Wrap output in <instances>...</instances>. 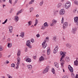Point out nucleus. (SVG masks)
Segmentation results:
<instances>
[{
  "label": "nucleus",
  "instance_id": "nucleus-1",
  "mask_svg": "<svg viewBox=\"0 0 78 78\" xmlns=\"http://www.w3.org/2000/svg\"><path fill=\"white\" fill-rule=\"evenodd\" d=\"M60 54L62 56L60 58V62H62L61 63V65H62L61 67H63V65H64V64L65 63L64 62H65V61L64 60L62 59H64V58L66 56V55L65 54H64V52H63L62 51H61L60 52Z\"/></svg>",
  "mask_w": 78,
  "mask_h": 78
},
{
  "label": "nucleus",
  "instance_id": "nucleus-2",
  "mask_svg": "<svg viewBox=\"0 0 78 78\" xmlns=\"http://www.w3.org/2000/svg\"><path fill=\"white\" fill-rule=\"evenodd\" d=\"M71 6V3L70 2H67L65 4V8L66 9H69Z\"/></svg>",
  "mask_w": 78,
  "mask_h": 78
},
{
  "label": "nucleus",
  "instance_id": "nucleus-3",
  "mask_svg": "<svg viewBox=\"0 0 78 78\" xmlns=\"http://www.w3.org/2000/svg\"><path fill=\"white\" fill-rule=\"evenodd\" d=\"M48 27V25L47 24V22H45L44 23V26H42L41 27L42 30H45L46 28H47Z\"/></svg>",
  "mask_w": 78,
  "mask_h": 78
},
{
  "label": "nucleus",
  "instance_id": "nucleus-4",
  "mask_svg": "<svg viewBox=\"0 0 78 78\" xmlns=\"http://www.w3.org/2000/svg\"><path fill=\"white\" fill-rule=\"evenodd\" d=\"M26 45L28 47L30 48H31L32 47L31 45V41H27L26 43Z\"/></svg>",
  "mask_w": 78,
  "mask_h": 78
},
{
  "label": "nucleus",
  "instance_id": "nucleus-5",
  "mask_svg": "<svg viewBox=\"0 0 78 78\" xmlns=\"http://www.w3.org/2000/svg\"><path fill=\"white\" fill-rule=\"evenodd\" d=\"M65 14V10L64 9H61L59 11V14L61 16H62Z\"/></svg>",
  "mask_w": 78,
  "mask_h": 78
},
{
  "label": "nucleus",
  "instance_id": "nucleus-6",
  "mask_svg": "<svg viewBox=\"0 0 78 78\" xmlns=\"http://www.w3.org/2000/svg\"><path fill=\"white\" fill-rule=\"evenodd\" d=\"M25 61H26L27 62H31V58H28V57H26L24 58Z\"/></svg>",
  "mask_w": 78,
  "mask_h": 78
},
{
  "label": "nucleus",
  "instance_id": "nucleus-7",
  "mask_svg": "<svg viewBox=\"0 0 78 78\" xmlns=\"http://www.w3.org/2000/svg\"><path fill=\"white\" fill-rule=\"evenodd\" d=\"M49 69H50V67H49V66H47L43 71V73H46L47 72H48V70H49Z\"/></svg>",
  "mask_w": 78,
  "mask_h": 78
},
{
  "label": "nucleus",
  "instance_id": "nucleus-8",
  "mask_svg": "<svg viewBox=\"0 0 78 78\" xmlns=\"http://www.w3.org/2000/svg\"><path fill=\"white\" fill-rule=\"evenodd\" d=\"M45 42H46V41H44L42 44V46L44 48H45L47 46V44H45Z\"/></svg>",
  "mask_w": 78,
  "mask_h": 78
},
{
  "label": "nucleus",
  "instance_id": "nucleus-9",
  "mask_svg": "<svg viewBox=\"0 0 78 78\" xmlns=\"http://www.w3.org/2000/svg\"><path fill=\"white\" fill-rule=\"evenodd\" d=\"M74 22L76 23V25H78V17H75L74 18Z\"/></svg>",
  "mask_w": 78,
  "mask_h": 78
},
{
  "label": "nucleus",
  "instance_id": "nucleus-10",
  "mask_svg": "<svg viewBox=\"0 0 78 78\" xmlns=\"http://www.w3.org/2000/svg\"><path fill=\"white\" fill-rule=\"evenodd\" d=\"M68 26V23L67 22H65L63 25V29H66Z\"/></svg>",
  "mask_w": 78,
  "mask_h": 78
},
{
  "label": "nucleus",
  "instance_id": "nucleus-11",
  "mask_svg": "<svg viewBox=\"0 0 78 78\" xmlns=\"http://www.w3.org/2000/svg\"><path fill=\"white\" fill-rule=\"evenodd\" d=\"M53 12H54V16H56V14H58V12H59V10L54 9L53 11Z\"/></svg>",
  "mask_w": 78,
  "mask_h": 78
},
{
  "label": "nucleus",
  "instance_id": "nucleus-12",
  "mask_svg": "<svg viewBox=\"0 0 78 78\" xmlns=\"http://www.w3.org/2000/svg\"><path fill=\"white\" fill-rule=\"evenodd\" d=\"M68 68L70 72H73V69L70 65L68 66Z\"/></svg>",
  "mask_w": 78,
  "mask_h": 78
},
{
  "label": "nucleus",
  "instance_id": "nucleus-13",
  "mask_svg": "<svg viewBox=\"0 0 78 78\" xmlns=\"http://www.w3.org/2000/svg\"><path fill=\"white\" fill-rule=\"evenodd\" d=\"M17 62L16 63V66H19L20 63V58L19 57H18L17 58Z\"/></svg>",
  "mask_w": 78,
  "mask_h": 78
},
{
  "label": "nucleus",
  "instance_id": "nucleus-14",
  "mask_svg": "<svg viewBox=\"0 0 78 78\" xmlns=\"http://www.w3.org/2000/svg\"><path fill=\"white\" fill-rule=\"evenodd\" d=\"M58 48H59V47H58V46H56L55 47V49H54V53H56L58 52Z\"/></svg>",
  "mask_w": 78,
  "mask_h": 78
},
{
  "label": "nucleus",
  "instance_id": "nucleus-15",
  "mask_svg": "<svg viewBox=\"0 0 78 78\" xmlns=\"http://www.w3.org/2000/svg\"><path fill=\"white\" fill-rule=\"evenodd\" d=\"M19 20V17L17 16H16L14 18V20L16 22H17Z\"/></svg>",
  "mask_w": 78,
  "mask_h": 78
},
{
  "label": "nucleus",
  "instance_id": "nucleus-16",
  "mask_svg": "<svg viewBox=\"0 0 78 78\" xmlns=\"http://www.w3.org/2000/svg\"><path fill=\"white\" fill-rule=\"evenodd\" d=\"M66 47L69 48H70L72 47V44L69 43H67L66 44Z\"/></svg>",
  "mask_w": 78,
  "mask_h": 78
},
{
  "label": "nucleus",
  "instance_id": "nucleus-17",
  "mask_svg": "<svg viewBox=\"0 0 78 78\" xmlns=\"http://www.w3.org/2000/svg\"><path fill=\"white\" fill-rule=\"evenodd\" d=\"M23 11V9H22L19 11L18 12L16 13V16H19V14L21 13H22Z\"/></svg>",
  "mask_w": 78,
  "mask_h": 78
},
{
  "label": "nucleus",
  "instance_id": "nucleus-18",
  "mask_svg": "<svg viewBox=\"0 0 78 78\" xmlns=\"http://www.w3.org/2000/svg\"><path fill=\"white\" fill-rule=\"evenodd\" d=\"M27 69H28L29 70H31L32 69V66L30 65H28L27 66Z\"/></svg>",
  "mask_w": 78,
  "mask_h": 78
},
{
  "label": "nucleus",
  "instance_id": "nucleus-19",
  "mask_svg": "<svg viewBox=\"0 0 78 78\" xmlns=\"http://www.w3.org/2000/svg\"><path fill=\"white\" fill-rule=\"evenodd\" d=\"M50 49L49 47H48L47 48V53L48 55H50Z\"/></svg>",
  "mask_w": 78,
  "mask_h": 78
},
{
  "label": "nucleus",
  "instance_id": "nucleus-20",
  "mask_svg": "<svg viewBox=\"0 0 78 78\" xmlns=\"http://www.w3.org/2000/svg\"><path fill=\"white\" fill-rule=\"evenodd\" d=\"M44 60V57L43 56H41L40 58L39 59V61H43Z\"/></svg>",
  "mask_w": 78,
  "mask_h": 78
},
{
  "label": "nucleus",
  "instance_id": "nucleus-21",
  "mask_svg": "<svg viewBox=\"0 0 78 78\" xmlns=\"http://www.w3.org/2000/svg\"><path fill=\"white\" fill-rule=\"evenodd\" d=\"M62 6V3H59L57 6V8H60Z\"/></svg>",
  "mask_w": 78,
  "mask_h": 78
},
{
  "label": "nucleus",
  "instance_id": "nucleus-22",
  "mask_svg": "<svg viewBox=\"0 0 78 78\" xmlns=\"http://www.w3.org/2000/svg\"><path fill=\"white\" fill-rule=\"evenodd\" d=\"M25 34V32H22L21 33V35H20V37H24V36Z\"/></svg>",
  "mask_w": 78,
  "mask_h": 78
},
{
  "label": "nucleus",
  "instance_id": "nucleus-23",
  "mask_svg": "<svg viewBox=\"0 0 78 78\" xmlns=\"http://www.w3.org/2000/svg\"><path fill=\"white\" fill-rule=\"evenodd\" d=\"M34 2V0H31V1L29 2V5H32Z\"/></svg>",
  "mask_w": 78,
  "mask_h": 78
},
{
  "label": "nucleus",
  "instance_id": "nucleus-24",
  "mask_svg": "<svg viewBox=\"0 0 78 78\" xmlns=\"http://www.w3.org/2000/svg\"><path fill=\"white\" fill-rule=\"evenodd\" d=\"M38 23V20L37 19H36L35 20V24L34 25V26L35 27Z\"/></svg>",
  "mask_w": 78,
  "mask_h": 78
},
{
  "label": "nucleus",
  "instance_id": "nucleus-25",
  "mask_svg": "<svg viewBox=\"0 0 78 78\" xmlns=\"http://www.w3.org/2000/svg\"><path fill=\"white\" fill-rule=\"evenodd\" d=\"M52 22L53 24H55V25H56V23H57V20L54 19L52 20Z\"/></svg>",
  "mask_w": 78,
  "mask_h": 78
},
{
  "label": "nucleus",
  "instance_id": "nucleus-26",
  "mask_svg": "<svg viewBox=\"0 0 78 78\" xmlns=\"http://www.w3.org/2000/svg\"><path fill=\"white\" fill-rule=\"evenodd\" d=\"M30 12H31L32 11H34V8L33 7H31L29 9Z\"/></svg>",
  "mask_w": 78,
  "mask_h": 78
},
{
  "label": "nucleus",
  "instance_id": "nucleus-27",
  "mask_svg": "<svg viewBox=\"0 0 78 78\" xmlns=\"http://www.w3.org/2000/svg\"><path fill=\"white\" fill-rule=\"evenodd\" d=\"M55 66L57 67V68H58L59 67V64L58 63H55Z\"/></svg>",
  "mask_w": 78,
  "mask_h": 78
},
{
  "label": "nucleus",
  "instance_id": "nucleus-28",
  "mask_svg": "<svg viewBox=\"0 0 78 78\" xmlns=\"http://www.w3.org/2000/svg\"><path fill=\"white\" fill-rule=\"evenodd\" d=\"M40 6H42V5L44 4V1L41 0V1L39 3Z\"/></svg>",
  "mask_w": 78,
  "mask_h": 78
},
{
  "label": "nucleus",
  "instance_id": "nucleus-29",
  "mask_svg": "<svg viewBox=\"0 0 78 78\" xmlns=\"http://www.w3.org/2000/svg\"><path fill=\"white\" fill-rule=\"evenodd\" d=\"M74 65L75 66H78V61L77 60H76L74 62Z\"/></svg>",
  "mask_w": 78,
  "mask_h": 78
},
{
  "label": "nucleus",
  "instance_id": "nucleus-30",
  "mask_svg": "<svg viewBox=\"0 0 78 78\" xmlns=\"http://www.w3.org/2000/svg\"><path fill=\"white\" fill-rule=\"evenodd\" d=\"M8 47L9 48H10L12 47V43H9L8 44Z\"/></svg>",
  "mask_w": 78,
  "mask_h": 78
},
{
  "label": "nucleus",
  "instance_id": "nucleus-31",
  "mask_svg": "<svg viewBox=\"0 0 78 78\" xmlns=\"http://www.w3.org/2000/svg\"><path fill=\"white\" fill-rule=\"evenodd\" d=\"M76 30H71V32L72 33L74 34V33H75V32H76Z\"/></svg>",
  "mask_w": 78,
  "mask_h": 78
},
{
  "label": "nucleus",
  "instance_id": "nucleus-32",
  "mask_svg": "<svg viewBox=\"0 0 78 78\" xmlns=\"http://www.w3.org/2000/svg\"><path fill=\"white\" fill-rule=\"evenodd\" d=\"M28 26H30V25H31L32 23V21H30L28 22Z\"/></svg>",
  "mask_w": 78,
  "mask_h": 78
},
{
  "label": "nucleus",
  "instance_id": "nucleus-33",
  "mask_svg": "<svg viewBox=\"0 0 78 78\" xmlns=\"http://www.w3.org/2000/svg\"><path fill=\"white\" fill-rule=\"evenodd\" d=\"M53 40L55 41H57V37H56V36H54L53 37Z\"/></svg>",
  "mask_w": 78,
  "mask_h": 78
},
{
  "label": "nucleus",
  "instance_id": "nucleus-34",
  "mask_svg": "<svg viewBox=\"0 0 78 78\" xmlns=\"http://www.w3.org/2000/svg\"><path fill=\"white\" fill-rule=\"evenodd\" d=\"M9 30H13V27L12 26H9L8 27Z\"/></svg>",
  "mask_w": 78,
  "mask_h": 78
},
{
  "label": "nucleus",
  "instance_id": "nucleus-35",
  "mask_svg": "<svg viewBox=\"0 0 78 78\" xmlns=\"http://www.w3.org/2000/svg\"><path fill=\"white\" fill-rule=\"evenodd\" d=\"M55 69H54V68H52V70L51 71L52 72V73H53V74H55Z\"/></svg>",
  "mask_w": 78,
  "mask_h": 78
},
{
  "label": "nucleus",
  "instance_id": "nucleus-36",
  "mask_svg": "<svg viewBox=\"0 0 78 78\" xmlns=\"http://www.w3.org/2000/svg\"><path fill=\"white\" fill-rule=\"evenodd\" d=\"M3 47L1 46H0V51H3Z\"/></svg>",
  "mask_w": 78,
  "mask_h": 78
},
{
  "label": "nucleus",
  "instance_id": "nucleus-37",
  "mask_svg": "<svg viewBox=\"0 0 78 78\" xmlns=\"http://www.w3.org/2000/svg\"><path fill=\"white\" fill-rule=\"evenodd\" d=\"M71 76H72V77L73 78H75V74H73V73H71Z\"/></svg>",
  "mask_w": 78,
  "mask_h": 78
},
{
  "label": "nucleus",
  "instance_id": "nucleus-38",
  "mask_svg": "<svg viewBox=\"0 0 78 78\" xmlns=\"http://www.w3.org/2000/svg\"><path fill=\"white\" fill-rule=\"evenodd\" d=\"M8 22V20L7 19H6L4 21V22H3L2 23V24H5V23H6V22Z\"/></svg>",
  "mask_w": 78,
  "mask_h": 78
},
{
  "label": "nucleus",
  "instance_id": "nucleus-39",
  "mask_svg": "<svg viewBox=\"0 0 78 78\" xmlns=\"http://www.w3.org/2000/svg\"><path fill=\"white\" fill-rule=\"evenodd\" d=\"M74 3L75 4V5H78V1H76L74 2Z\"/></svg>",
  "mask_w": 78,
  "mask_h": 78
},
{
  "label": "nucleus",
  "instance_id": "nucleus-40",
  "mask_svg": "<svg viewBox=\"0 0 78 78\" xmlns=\"http://www.w3.org/2000/svg\"><path fill=\"white\" fill-rule=\"evenodd\" d=\"M64 17H62V23H64Z\"/></svg>",
  "mask_w": 78,
  "mask_h": 78
},
{
  "label": "nucleus",
  "instance_id": "nucleus-41",
  "mask_svg": "<svg viewBox=\"0 0 78 78\" xmlns=\"http://www.w3.org/2000/svg\"><path fill=\"white\" fill-rule=\"evenodd\" d=\"M11 67H15V64L14 63H12L11 65Z\"/></svg>",
  "mask_w": 78,
  "mask_h": 78
},
{
  "label": "nucleus",
  "instance_id": "nucleus-42",
  "mask_svg": "<svg viewBox=\"0 0 78 78\" xmlns=\"http://www.w3.org/2000/svg\"><path fill=\"white\" fill-rule=\"evenodd\" d=\"M62 78H68V76L67 75H65L63 76Z\"/></svg>",
  "mask_w": 78,
  "mask_h": 78
},
{
  "label": "nucleus",
  "instance_id": "nucleus-43",
  "mask_svg": "<svg viewBox=\"0 0 78 78\" xmlns=\"http://www.w3.org/2000/svg\"><path fill=\"white\" fill-rule=\"evenodd\" d=\"M9 3L11 4V5H12V0H9Z\"/></svg>",
  "mask_w": 78,
  "mask_h": 78
},
{
  "label": "nucleus",
  "instance_id": "nucleus-44",
  "mask_svg": "<svg viewBox=\"0 0 78 78\" xmlns=\"http://www.w3.org/2000/svg\"><path fill=\"white\" fill-rule=\"evenodd\" d=\"M12 12V9H10V10L9 11V14H11Z\"/></svg>",
  "mask_w": 78,
  "mask_h": 78
},
{
  "label": "nucleus",
  "instance_id": "nucleus-45",
  "mask_svg": "<svg viewBox=\"0 0 78 78\" xmlns=\"http://www.w3.org/2000/svg\"><path fill=\"white\" fill-rule=\"evenodd\" d=\"M18 0H16V1H15L14 4V5H15L16 3H17V1Z\"/></svg>",
  "mask_w": 78,
  "mask_h": 78
},
{
  "label": "nucleus",
  "instance_id": "nucleus-46",
  "mask_svg": "<svg viewBox=\"0 0 78 78\" xmlns=\"http://www.w3.org/2000/svg\"><path fill=\"white\" fill-rule=\"evenodd\" d=\"M9 31L10 33H12V30H9Z\"/></svg>",
  "mask_w": 78,
  "mask_h": 78
},
{
  "label": "nucleus",
  "instance_id": "nucleus-47",
  "mask_svg": "<svg viewBox=\"0 0 78 78\" xmlns=\"http://www.w3.org/2000/svg\"><path fill=\"white\" fill-rule=\"evenodd\" d=\"M2 57V54L0 52V58H1Z\"/></svg>",
  "mask_w": 78,
  "mask_h": 78
},
{
  "label": "nucleus",
  "instance_id": "nucleus-48",
  "mask_svg": "<svg viewBox=\"0 0 78 78\" xmlns=\"http://www.w3.org/2000/svg\"><path fill=\"white\" fill-rule=\"evenodd\" d=\"M25 51L26 52L27 51H28V49L27 48V47H26L25 48Z\"/></svg>",
  "mask_w": 78,
  "mask_h": 78
},
{
  "label": "nucleus",
  "instance_id": "nucleus-49",
  "mask_svg": "<svg viewBox=\"0 0 78 78\" xmlns=\"http://www.w3.org/2000/svg\"><path fill=\"white\" fill-rule=\"evenodd\" d=\"M36 36H37V37H40V35H39V34H37Z\"/></svg>",
  "mask_w": 78,
  "mask_h": 78
},
{
  "label": "nucleus",
  "instance_id": "nucleus-50",
  "mask_svg": "<svg viewBox=\"0 0 78 78\" xmlns=\"http://www.w3.org/2000/svg\"><path fill=\"white\" fill-rule=\"evenodd\" d=\"M5 62L6 64H9V61H8V60H6Z\"/></svg>",
  "mask_w": 78,
  "mask_h": 78
},
{
  "label": "nucleus",
  "instance_id": "nucleus-51",
  "mask_svg": "<svg viewBox=\"0 0 78 78\" xmlns=\"http://www.w3.org/2000/svg\"><path fill=\"white\" fill-rule=\"evenodd\" d=\"M31 42H32V43L34 42V39H31Z\"/></svg>",
  "mask_w": 78,
  "mask_h": 78
},
{
  "label": "nucleus",
  "instance_id": "nucleus-52",
  "mask_svg": "<svg viewBox=\"0 0 78 78\" xmlns=\"http://www.w3.org/2000/svg\"><path fill=\"white\" fill-rule=\"evenodd\" d=\"M17 54H20V50H18V51Z\"/></svg>",
  "mask_w": 78,
  "mask_h": 78
},
{
  "label": "nucleus",
  "instance_id": "nucleus-53",
  "mask_svg": "<svg viewBox=\"0 0 78 78\" xmlns=\"http://www.w3.org/2000/svg\"><path fill=\"white\" fill-rule=\"evenodd\" d=\"M5 6H6V5L5 4L2 5V7L3 8H4V7H5Z\"/></svg>",
  "mask_w": 78,
  "mask_h": 78
},
{
  "label": "nucleus",
  "instance_id": "nucleus-54",
  "mask_svg": "<svg viewBox=\"0 0 78 78\" xmlns=\"http://www.w3.org/2000/svg\"><path fill=\"white\" fill-rule=\"evenodd\" d=\"M76 12V10H73V12H74V13H75Z\"/></svg>",
  "mask_w": 78,
  "mask_h": 78
},
{
  "label": "nucleus",
  "instance_id": "nucleus-55",
  "mask_svg": "<svg viewBox=\"0 0 78 78\" xmlns=\"http://www.w3.org/2000/svg\"><path fill=\"white\" fill-rule=\"evenodd\" d=\"M75 78H78V74H76Z\"/></svg>",
  "mask_w": 78,
  "mask_h": 78
},
{
  "label": "nucleus",
  "instance_id": "nucleus-56",
  "mask_svg": "<svg viewBox=\"0 0 78 78\" xmlns=\"http://www.w3.org/2000/svg\"><path fill=\"white\" fill-rule=\"evenodd\" d=\"M50 26H51V27H52V26H53V23H52L50 24Z\"/></svg>",
  "mask_w": 78,
  "mask_h": 78
},
{
  "label": "nucleus",
  "instance_id": "nucleus-57",
  "mask_svg": "<svg viewBox=\"0 0 78 78\" xmlns=\"http://www.w3.org/2000/svg\"><path fill=\"white\" fill-rule=\"evenodd\" d=\"M16 69L17 70L19 69V66H17L16 67Z\"/></svg>",
  "mask_w": 78,
  "mask_h": 78
},
{
  "label": "nucleus",
  "instance_id": "nucleus-58",
  "mask_svg": "<svg viewBox=\"0 0 78 78\" xmlns=\"http://www.w3.org/2000/svg\"><path fill=\"white\" fill-rule=\"evenodd\" d=\"M7 76H8V77H9L10 76H10V75H9V74H7Z\"/></svg>",
  "mask_w": 78,
  "mask_h": 78
},
{
  "label": "nucleus",
  "instance_id": "nucleus-59",
  "mask_svg": "<svg viewBox=\"0 0 78 78\" xmlns=\"http://www.w3.org/2000/svg\"><path fill=\"white\" fill-rule=\"evenodd\" d=\"M39 15H38V14H37L36 15V17L37 18V17H39Z\"/></svg>",
  "mask_w": 78,
  "mask_h": 78
},
{
  "label": "nucleus",
  "instance_id": "nucleus-60",
  "mask_svg": "<svg viewBox=\"0 0 78 78\" xmlns=\"http://www.w3.org/2000/svg\"><path fill=\"white\" fill-rule=\"evenodd\" d=\"M33 58L34 59H36V56H34Z\"/></svg>",
  "mask_w": 78,
  "mask_h": 78
},
{
  "label": "nucleus",
  "instance_id": "nucleus-61",
  "mask_svg": "<svg viewBox=\"0 0 78 78\" xmlns=\"http://www.w3.org/2000/svg\"><path fill=\"white\" fill-rule=\"evenodd\" d=\"M18 56H19L20 55V54H17Z\"/></svg>",
  "mask_w": 78,
  "mask_h": 78
},
{
  "label": "nucleus",
  "instance_id": "nucleus-62",
  "mask_svg": "<svg viewBox=\"0 0 78 78\" xmlns=\"http://www.w3.org/2000/svg\"><path fill=\"white\" fill-rule=\"evenodd\" d=\"M3 3V2H2V0H0V3Z\"/></svg>",
  "mask_w": 78,
  "mask_h": 78
},
{
  "label": "nucleus",
  "instance_id": "nucleus-63",
  "mask_svg": "<svg viewBox=\"0 0 78 78\" xmlns=\"http://www.w3.org/2000/svg\"><path fill=\"white\" fill-rule=\"evenodd\" d=\"M6 0H2L3 2H5Z\"/></svg>",
  "mask_w": 78,
  "mask_h": 78
},
{
  "label": "nucleus",
  "instance_id": "nucleus-64",
  "mask_svg": "<svg viewBox=\"0 0 78 78\" xmlns=\"http://www.w3.org/2000/svg\"><path fill=\"white\" fill-rule=\"evenodd\" d=\"M9 78H12V76H10Z\"/></svg>",
  "mask_w": 78,
  "mask_h": 78
}]
</instances>
